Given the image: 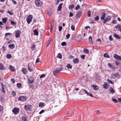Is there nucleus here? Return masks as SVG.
Returning a JSON list of instances; mask_svg holds the SVG:
<instances>
[{
  "label": "nucleus",
  "instance_id": "1",
  "mask_svg": "<svg viewBox=\"0 0 121 121\" xmlns=\"http://www.w3.org/2000/svg\"><path fill=\"white\" fill-rule=\"evenodd\" d=\"M62 70V69L60 68H57L53 71V73L54 76H56V74L60 73Z\"/></svg>",
  "mask_w": 121,
  "mask_h": 121
},
{
  "label": "nucleus",
  "instance_id": "2",
  "mask_svg": "<svg viewBox=\"0 0 121 121\" xmlns=\"http://www.w3.org/2000/svg\"><path fill=\"white\" fill-rule=\"evenodd\" d=\"M120 76L119 73L118 72H116V73L112 74L111 75V78L114 79H115L117 78H118Z\"/></svg>",
  "mask_w": 121,
  "mask_h": 121
},
{
  "label": "nucleus",
  "instance_id": "3",
  "mask_svg": "<svg viewBox=\"0 0 121 121\" xmlns=\"http://www.w3.org/2000/svg\"><path fill=\"white\" fill-rule=\"evenodd\" d=\"M18 99L19 101L25 102L26 101V97L25 96H21L19 97Z\"/></svg>",
  "mask_w": 121,
  "mask_h": 121
},
{
  "label": "nucleus",
  "instance_id": "4",
  "mask_svg": "<svg viewBox=\"0 0 121 121\" xmlns=\"http://www.w3.org/2000/svg\"><path fill=\"white\" fill-rule=\"evenodd\" d=\"M112 17L110 16H108L105 17V19L103 21V23L104 24L106 22L110 21L112 18Z\"/></svg>",
  "mask_w": 121,
  "mask_h": 121
},
{
  "label": "nucleus",
  "instance_id": "5",
  "mask_svg": "<svg viewBox=\"0 0 121 121\" xmlns=\"http://www.w3.org/2000/svg\"><path fill=\"white\" fill-rule=\"evenodd\" d=\"M12 111L14 114H17L19 112V109L17 107H15L12 110Z\"/></svg>",
  "mask_w": 121,
  "mask_h": 121
},
{
  "label": "nucleus",
  "instance_id": "6",
  "mask_svg": "<svg viewBox=\"0 0 121 121\" xmlns=\"http://www.w3.org/2000/svg\"><path fill=\"white\" fill-rule=\"evenodd\" d=\"M32 106L30 105H25L24 106V109L27 111H29L32 108Z\"/></svg>",
  "mask_w": 121,
  "mask_h": 121
},
{
  "label": "nucleus",
  "instance_id": "7",
  "mask_svg": "<svg viewBox=\"0 0 121 121\" xmlns=\"http://www.w3.org/2000/svg\"><path fill=\"white\" fill-rule=\"evenodd\" d=\"M32 16L31 15H29L27 17L26 20L27 23L28 24H30L32 20Z\"/></svg>",
  "mask_w": 121,
  "mask_h": 121
},
{
  "label": "nucleus",
  "instance_id": "8",
  "mask_svg": "<svg viewBox=\"0 0 121 121\" xmlns=\"http://www.w3.org/2000/svg\"><path fill=\"white\" fill-rule=\"evenodd\" d=\"M21 33V31L20 30L16 31L15 33V37H16L17 38H19L20 35Z\"/></svg>",
  "mask_w": 121,
  "mask_h": 121
},
{
  "label": "nucleus",
  "instance_id": "9",
  "mask_svg": "<svg viewBox=\"0 0 121 121\" xmlns=\"http://www.w3.org/2000/svg\"><path fill=\"white\" fill-rule=\"evenodd\" d=\"M54 24V20L52 21L50 23V31L52 33L53 30V25Z\"/></svg>",
  "mask_w": 121,
  "mask_h": 121
},
{
  "label": "nucleus",
  "instance_id": "10",
  "mask_svg": "<svg viewBox=\"0 0 121 121\" xmlns=\"http://www.w3.org/2000/svg\"><path fill=\"white\" fill-rule=\"evenodd\" d=\"M82 13V12L81 11L78 12L76 14V17L77 18H78L81 17Z\"/></svg>",
  "mask_w": 121,
  "mask_h": 121
},
{
  "label": "nucleus",
  "instance_id": "11",
  "mask_svg": "<svg viewBox=\"0 0 121 121\" xmlns=\"http://www.w3.org/2000/svg\"><path fill=\"white\" fill-rule=\"evenodd\" d=\"M22 121H29L28 118L26 116H23L21 117Z\"/></svg>",
  "mask_w": 121,
  "mask_h": 121
},
{
  "label": "nucleus",
  "instance_id": "12",
  "mask_svg": "<svg viewBox=\"0 0 121 121\" xmlns=\"http://www.w3.org/2000/svg\"><path fill=\"white\" fill-rule=\"evenodd\" d=\"M108 84L107 82H104V84L103 85V88L105 89H107L108 88Z\"/></svg>",
  "mask_w": 121,
  "mask_h": 121
},
{
  "label": "nucleus",
  "instance_id": "13",
  "mask_svg": "<svg viewBox=\"0 0 121 121\" xmlns=\"http://www.w3.org/2000/svg\"><path fill=\"white\" fill-rule=\"evenodd\" d=\"M91 86L93 87V89L95 91H97L99 89L98 86L97 85H91Z\"/></svg>",
  "mask_w": 121,
  "mask_h": 121
},
{
  "label": "nucleus",
  "instance_id": "14",
  "mask_svg": "<svg viewBox=\"0 0 121 121\" xmlns=\"http://www.w3.org/2000/svg\"><path fill=\"white\" fill-rule=\"evenodd\" d=\"M28 70H29L30 72H32L33 71V69L31 67V65H30L29 63L28 65Z\"/></svg>",
  "mask_w": 121,
  "mask_h": 121
},
{
  "label": "nucleus",
  "instance_id": "15",
  "mask_svg": "<svg viewBox=\"0 0 121 121\" xmlns=\"http://www.w3.org/2000/svg\"><path fill=\"white\" fill-rule=\"evenodd\" d=\"M35 3L36 6L39 7L40 6V0H35Z\"/></svg>",
  "mask_w": 121,
  "mask_h": 121
},
{
  "label": "nucleus",
  "instance_id": "16",
  "mask_svg": "<svg viewBox=\"0 0 121 121\" xmlns=\"http://www.w3.org/2000/svg\"><path fill=\"white\" fill-rule=\"evenodd\" d=\"M113 57L119 60L120 59V56H119L116 54H114Z\"/></svg>",
  "mask_w": 121,
  "mask_h": 121
},
{
  "label": "nucleus",
  "instance_id": "17",
  "mask_svg": "<svg viewBox=\"0 0 121 121\" xmlns=\"http://www.w3.org/2000/svg\"><path fill=\"white\" fill-rule=\"evenodd\" d=\"M106 13H102V15L100 17V19L101 20H104L106 15Z\"/></svg>",
  "mask_w": 121,
  "mask_h": 121
},
{
  "label": "nucleus",
  "instance_id": "18",
  "mask_svg": "<svg viewBox=\"0 0 121 121\" xmlns=\"http://www.w3.org/2000/svg\"><path fill=\"white\" fill-rule=\"evenodd\" d=\"M21 71L24 74H25L27 73V71L26 68L22 67L21 69Z\"/></svg>",
  "mask_w": 121,
  "mask_h": 121
},
{
  "label": "nucleus",
  "instance_id": "19",
  "mask_svg": "<svg viewBox=\"0 0 121 121\" xmlns=\"http://www.w3.org/2000/svg\"><path fill=\"white\" fill-rule=\"evenodd\" d=\"M79 60L78 58H75L73 60V62L75 64L78 63H79Z\"/></svg>",
  "mask_w": 121,
  "mask_h": 121
},
{
  "label": "nucleus",
  "instance_id": "20",
  "mask_svg": "<svg viewBox=\"0 0 121 121\" xmlns=\"http://www.w3.org/2000/svg\"><path fill=\"white\" fill-rule=\"evenodd\" d=\"M6 69L4 65L0 63V71L1 70H5Z\"/></svg>",
  "mask_w": 121,
  "mask_h": 121
},
{
  "label": "nucleus",
  "instance_id": "21",
  "mask_svg": "<svg viewBox=\"0 0 121 121\" xmlns=\"http://www.w3.org/2000/svg\"><path fill=\"white\" fill-rule=\"evenodd\" d=\"M63 5V4L62 3H60L59 4L57 9V10L59 11H60L62 7V6Z\"/></svg>",
  "mask_w": 121,
  "mask_h": 121
},
{
  "label": "nucleus",
  "instance_id": "22",
  "mask_svg": "<svg viewBox=\"0 0 121 121\" xmlns=\"http://www.w3.org/2000/svg\"><path fill=\"white\" fill-rule=\"evenodd\" d=\"M88 41L90 44H93V42L92 41V38L91 36H90L89 37L88 39Z\"/></svg>",
  "mask_w": 121,
  "mask_h": 121
},
{
  "label": "nucleus",
  "instance_id": "23",
  "mask_svg": "<svg viewBox=\"0 0 121 121\" xmlns=\"http://www.w3.org/2000/svg\"><path fill=\"white\" fill-rule=\"evenodd\" d=\"M15 47V45L13 44H9L8 45L9 48L10 49H12L14 48Z\"/></svg>",
  "mask_w": 121,
  "mask_h": 121
},
{
  "label": "nucleus",
  "instance_id": "24",
  "mask_svg": "<svg viewBox=\"0 0 121 121\" xmlns=\"http://www.w3.org/2000/svg\"><path fill=\"white\" fill-rule=\"evenodd\" d=\"M9 68L10 70L12 72H14L15 71V68L11 65H10L9 66Z\"/></svg>",
  "mask_w": 121,
  "mask_h": 121
},
{
  "label": "nucleus",
  "instance_id": "25",
  "mask_svg": "<svg viewBox=\"0 0 121 121\" xmlns=\"http://www.w3.org/2000/svg\"><path fill=\"white\" fill-rule=\"evenodd\" d=\"M115 28L117 29L118 28L119 30L121 32V25H118L116 26H115Z\"/></svg>",
  "mask_w": 121,
  "mask_h": 121
},
{
  "label": "nucleus",
  "instance_id": "26",
  "mask_svg": "<svg viewBox=\"0 0 121 121\" xmlns=\"http://www.w3.org/2000/svg\"><path fill=\"white\" fill-rule=\"evenodd\" d=\"M74 7V6L73 4H71L69 5V8L70 10H72Z\"/></svg>",
  "mask_w": 121,
  "mask_h": 121
},
{
  "label": "nucleus",
  "instance_id": "27",
  "mask_svg": "<svg viewBox=\"0 0 121 121\" xmlns=\"http://www.w3.org/2000/svg\"><path fill=\"white\" fill-rule=\"evenodd\" d=\"M44 105V104L43 102H40L39 103V107L40 108L43 107Z\"/></svg>",
  "mask_w": 121,
  "mask_h": 121
},
{
  "label": "nucleus",
  "instance_id": "28",
  "mask_svg": "<svg viewBox=\"0 0 121 121\" xmlns=\"http://www.w3.org/2000/svg\"><path fill=\"white\" fill-rule=\"evenodd\" d=\"M114 36L117 39H119L121 38V37L119 36V35L117 34L116 33L115 34H114Z\"/></svg>",
  "mask_w": 121,
  "mask_h": 121
},
{
  "label": "nucleus",
  "instance_id": "29",
  "mask_svg": "<svg viewBox=\"0 0 121 121\" xmlns=\"http://www.w3.org/2000/svg\"><path fill=\"white\" fill-rule=\"evenodd\" d=\"M110 91L111 92L110 93L111 94H113L115 92V91L113 89L112 87H110L109 89Z\"/></svg>",
  "mask_w": 121,
  "mask_h": 121
},
{
  "label": "nucleus",
  "instance_id": "30",
  "mask_svg": "<svg viewBox=\"0 0 121 121\" xmlns=\"http://www.w3.org/2000/svg\"><path fill=\"white\" fill-rule=\"evenodd\" d=\"M33 31L34 35L37 36L38 35V32L35 29Z\"/></svg>",
  "mask_w": 121,
  "mask_h": 121
},
{
  "label": "nucleus",
  "instance_id": "31",
  "mask_svg": "<svg viewBox=\"0 0 121 121\" xmlns=\"http://www.w3.org/2000/svg\"><path fill=\"white\" fill-rule=\"evenodd\" d=\"M2 20L4 23H5L7 20V17L3 18L2 19Z\"/></svg>",
  "mask_w": 121,
  "mask_h": 121
},
{
  "label": "nucleus",
  "instance_id": "32",
  "mask_svg": "<svg viewBox=\"0 0 121 121\" xmlns=\"http://www.w3.org/2000/svg\"><path fill=\"white\" fill-rule=\"evenodd\" d=\"M108 66L110 68L112 69H114L115 67L114 66L112 65V64L111 63H109L108 64Z\"/></svg>",
  "mask_w": 121,
  "mask_h": 121
},
{
  "label": "nucleus",
  "instance_id": "33",
  "mask_svg": "<svg viewBox=\"0 0 121 121\" xmlns=\"http://www.w3.org/2000/svg\"><path fill=\"white\" fill-rule=\"evenodd\" d=\"M6 57L7 58L10 59L12 57V56L10 54H8L6 55Z\"/></svg>",
  "mask_w": 121,
  "mask_h": 121
},
{
  "label": "nucleus",
  "instance_id": "34",
  "mask_svg": "<svg viewBox=\"0 0 121 121\" xmlns=\"http://www.w3.org/2000/svg\"><path fill=\"white\" fill-rule=\"evenodd\" d=\"M62 55L60 53H59L58 54V55L57 56V57L58 58L61 59L62 58Z\"/></svg>",
  "mask_w": 121,
  "mask_h": 121
},
{
  "label": "nucleus",
  "instance_id": "35",
  "mask_svg": "<svg viewBox=\"0 0 121 121\" xmlns=\"http://www.w3.org/2000/svg\"><path fill=\"white\" fill-rule=\"evenodd\" d=\"M66 66L69 69H71L72 67V66L70 64H68Z\"/></svg>",
  "mask_w": 121,
  "mask_h": 121
},
{
  "label": "nucleus",
  "instance_id": "36",
  "mask_svg": "<svg viewBox=\"0 0 121 121\" xmlns=\"http://www.w3.org/2000/svg\"><path fill=\"white\" fill-rule=\"evenodd\" d=\"M48 16H51L52 15L53 13L52 12H51V10H50L48 11Z\"/></svg>",
  "mask_w": 121,
  "mask_h": 121
},
{
  "label": "nucleus",
  "instance_id": "37",
  "mask_svg": "<svg viewBox=\"0 0 121 121\" xmlns=\"http://www.w3.org/2000/svg\"><path fill=\"white\" fill-rule=\"evenodd\" d=\"M104 57L110 58L109 56L108 55V53H106L104 54Z\"/></svg>",
  "mask_w": 121,
  "mask_h": 121
},
{
  "label": "nucleus",
  "instance_id": "38",
  "mask_svg": "<svg viewBox=\"0 0 121 121\" xmlns=\"http://www.w3.org/2000/svg\"><path fill=\"white\" fill-rule=\"evenodd\" d=\"M83 51L84 52L87 54H88L89 53V52L88 50L86 48L84 49Z\"/></svg>",
  "mask_w": 121,
  "mask_h": 121
},
{
  "label": "nucleus",
  "instance_id": "39",
  "mask_svg": "<svg viewBox=\"0 0 121 121\" xmlns=\"http://www.w3.org/2000/svg\"><path fill=\"white\" fill-rule=\"evenodd\" d=\"M36 47V45L35 44H33L31 47V49L32 50H35Z\"/></svg>",
  "mask_w": 121,
  "mask_h": 121
},
{
  "label": "nucleus",
  "instance_id": "40",
  "mask_svg": "<svg viewBox=\"0 0 121 121\" xmlns=\"http://www.w3.org/2000/svg\"><path fill=\"white\" fill-rule=\"evenodd\" d=\"M80 8V6L79 5H77L76 7L74 9L76 10H77L79 9Z\"/></svg>",
  "mask_w": 121,
  "mask_h": 121
},
{
  "label": "nucleus",
  "instance_id": "41",
  "mask_svg": "<svg viewBox=\"0 0 121 121\" xmlns=\"http://www.w3.org/2000/svg\"><path fill=\"white\" fill-rule=\"evenodd\" d=\"M66 43L65 42H63L61 43V45L62 46H65L67 45Z\"/></svg>",
  "mask_w": 121,
  "mask_h": 121
},
{
  "label": "nucleus",
  "instance_id": "42",
  "mask_svg": "<svg viewBox=\"0 0 121 121\" xmlns=\"http://www.w3.org/2000/svg\"><path fill=\"white\" fill-rule=\"evenodd\" d=\"M71 29L73 30H74L75 28L74 26L73 25H72L71 26Z\"/></svg>",
  "mask_w": 121,
  "mask_h": 121
},
{
  "label": "nucleus",
  "instance_id": "43",
  "mask_svg": "<svg viewBox=\"0 0 121 121\" xmlns=\"http://www.w3.org/2000/svg\"><path fill=\"white\" fill-rule=\"evenodd\" d=\"M87 16L88 17H90L91 15V12L90 11H88L87 12Z\"/></svg>",
  "mask_w": 121,
  "mask_h": 121
},
{
  "label": "nucleus",
  "instance_id": "44",
  "mask_svg": "<svg viewBox=\"0 0 121 121\" xmlns=\"http://www.w3.org/2000/svg\"><path fill=\"white\" fill-rule=\"evenodd\" d=\"M17 87L19 88L20 87L22 86L21 84V83H17Z\"/></svg>",
  "mask_w": 121,
  "mask_h": 121
},
{
  "label": "nucleus",
  "instance_id": "45",
  "mask_svg": "<svg viewBox=\"0 0 121 121\" xmlns=\"http://www.w3.org/2000/svg\"><path fill=\"white\" fill-rule=\"evenodd\" d=\"M107 82L110 83L111 84H113V82H112L111 80H109L108 79H107Z\"/></svg>",
  "mask_w": 121,
  "mask_h": 121
},
{
  "label": "nucleus",
  "instance_id": "46",
  "mask_svg": "<svg viewBox=\"0 0 121 121\" xmlns=\"http://www.w3.org/2000/svg\"><path fill=\"white\" fill-rule=\"evenodd\" d=\"M83 91L82 89H81L79 92V94L81 95H82L83 94H84V93H83Z\"/></svg>",
  "mask_w": 121,
  "mask_h": 121
},
{
  "label": "nucleus",
  "instance_id": "47",
  "mask_svg": "<svg viewBox=\"0 0 121 121\" xmlns=\"http://www.w3.org/2000/svg\"><path fill=\"white\" fill-rule=\"evenodd\" d=\"M112 100L115 103H117L118 102V101L115 99L112 98Z\"/></svg>",
  "mask_w": 121,
  "mask_h": 121
},
{
  "label": "nucleus",
  "instance_id": "48",
  "mask_svg": "<svg viewBox=\"0 0 121 121\" xmlns=\"http://www.w3.org/2000/svg\"><path fill=\"white\" fill-rule=\"evenodd\" d=\"M45 74H42L40 76V78H44L45 77Z\"/></svg>",
  "mask_w": 121,
  "mask_h": 121
},
{
  "label": "nucleus",
  "instance_id": "49",
  "mask_svg": "<svg viewBox=\"0 0 121 121\" xmlns=\"http://www.w3.org/2000/svg\"><path fill=\"white\" fill-rule=\"evenodd\" d=\"M28 81L29 83L30 84L32 83L33 82L34 80H31L30 79H28Z\"/></svg>",
  "mask_w": 121,
  "mask_h": 121
},
{
  "label": "nucleus",
  "instance_id": "50",
  "mask_svg": "<svg viewBox=\"0 0 121 121\" xmlns=\"http://www.w3.org/2000/svg\"><path fill=\"white\" fill-rule=\"evenodd\" d=\"M7 13H9L11 15H12L13 14V13L9 10H8L7 12Z\"/></svg>",
  "mask_w": 121,
  "mask_h": 121
},
{
  "label": "nucleus",
  "instance_id": "51",
  "mask_svg": "<svg viewBox=\"0 0 121 121\" xmlns=\"http://www.w3.org/2000/svg\"><path fill=\"white\" fill-rule=\"evenodd\" d=\"M83 91L85 92V93L86 94H89V93H88V92L87 91H86L85 89H82Z\"/></svg>",
  "mask_w": 121,
  "mask_h": 121
},
{
  "label": "nucleus",
  "instance_id": "52",
  "mask_svg": "<svg viewBox=\"0 0 121 121\" xmlns=\"http://www.w3.org/2000/svg\"><path fill=\"white\" fill-rule=\"evenodd\" d=\"M70 35L69 34H67L66 35V37L67 39H68L70 36Z\"/></svg>",
  "mask_w": 121,
  "mask_h": 121
},
{
  "label": "nucleus",
  "instance_id": "53",
  "mask_svg": "<svg viewBox=\"0 0 121 121\" xmlns=\"http://www.w3.org/2000/svg\"><path fill=\"white\" fill-rule=\"evenodd\" d=\"M99 16H97L95 18V20L96 21H98L99 20Z\"/></svg>",
  "mask_w": 121,
  "mask_h": 121
},
{
  "label": "nucleus",
  "instance_id": "54",
  "mask_svg": "<svg viewBox=\"0 0 121 121\" xmlns=\"http://www.w3.org/2000/svg\"><path fill=\"white\" fill-rule=\"evenodd\" d=\"M112 23L114 24H116L117 23V22L116 20H114L112 21Z\"/></svg>",
  "mask_w": 121,
  "mask_h": 121
},
{
  "label": "nucleus",
  "instance_id": "55",
  "mask_svg": "<svg viewBox=\"0 0 121 121\" xmlns=\"http://www.w3.org/2000/svg\"><path fill=\"white\" fill-rule=\"evenodd\" d=\"M59 31H60L62 29V26H59Z\"/></svg>",
  "mask_w": 121,
  "mask_h": 121
},
{
  "label": "nucleus",
  "instance_id": "56",
  "mask_svg": "<svg viewBox=\"0 0 121 121\" xmlns=\"http://www.w3.org/2000/svg\"><path fill=\"white\" fill-rule=\"evenodd\" d=\"M73 14L72 13L70 12L69 13V17H72L73 16Z\"/></svg>",
  "mask_w": 121,
  "mask_h": 121
},
{
  "label": "nucleus",
  "instance_id": "57",
  "mask_svg": "<svg viewBox=\"0 0 121 121\" xmlns=\"http://www.w3.org/2000/svg\"><path fill=\"white\" fill-rule=\"evenodd\" d=\"M12 93L13 95L15 96L16 95V93L14 91H12Z\"/></svg>",
  "mask_w": 121,
  "mask_h": 121
},
{
  "label": "nucleus",
  "instance_id": "58",
  "mask_svg": "<svg viewBox=\"0 0 121 121\" xmlns=\"http://www.w3.org/2000/svg\"><path fill=\"white\" fill-rule=\"evenodd\" d=\"M11 24L12 25H13L14 24H16V23H15L12 20H11Z\"/></svg>",
  "mask_w": 121,
  "mask_h": 121
},
{
  "label": "nucleus",
  "instance_id": "59",
  "mask_svg": "<svg viewBox=\"0 0 121 121\" xmlns=\"http://www.w3.org/2000/svg\"><path fill=\"white\" fill-rule=\"evenodd\" d=\"M12 34L11 33H6L5 34V36H7L8 35H11Z\"/></svg>",
  "mask_w": 121,
  "mask_h": 121
},
{
  "label": "nucleus",
  "instance_id": "60",
  "mask_svg": "<svg viewBox=\"0 0 121 121\" xmlns=\"http://www.w3.org/2000/svg\"><path fill=\"white\" fill-rule=\"evenodd\" d=\"M13 3L14 4H17V2L15 0H13L12 1Z\"/></svg>",
  "mask_w": 121,
  "mask_h": 121
},
{
  "label": "nucleus",
  "instance_id": "61",
  "mask_svg": "<svg viewBox=\"0 0 121 121\" xmlns=\"http://www.w3.org/2000/svg\"><path fill=\"white\" fill-rule=\"evenodd\" d=\"M3 107L1 105H0V112L3 110Z\"/></svg>",
  "mask_w": 121,
  "mask_h": 121
},
{
  "label": "nucleus",
  "instance_id": "62",
  "mask_svg": "<svg viewBox=\"0 0 121 121\" xmlns=\"http://www.w3.org/2000/svg\"><path fill=\"white\" fill-rule=\"evenodd\" d=\"M45 111V110H42L39 112V114H41L43 112Z\"/></svg>",
  "mask_w": 121,
  "mask_h": 121
},
{
  "label": "nucleus",
  "instance_id": "63",
  "mask_svg": "<svg viewBox=\"0 0 121 121\" xmlns=\"http://www.w3.org/2000/svg\"><path fill=\"white\" fill-rule=\"evenodd\" d=\"M109 39L111 41H112L113 40L112 38V37L111 35L109 37Z\"/></svg>",
  "mask_w": 121,
  "mask_h": 121
},
{
  "label": "nucleus",
  "instance_id": "64",
  "mask_svg": "<svg viewBox=\"0 0 121 121\" xmlns=\"http://www.w3.org/2000/svg\"><path fill=\"white\" fill-rule=\"evenodd\" d=\"M85 56L84 55H82L81 56V57L82 59H84L85 58Z\"/></svg>",
  "mask_w": 121,
  "mask_h": 121
}]
</instances>
